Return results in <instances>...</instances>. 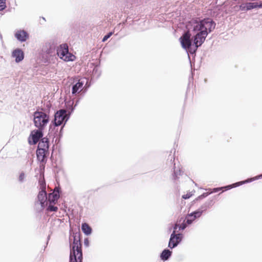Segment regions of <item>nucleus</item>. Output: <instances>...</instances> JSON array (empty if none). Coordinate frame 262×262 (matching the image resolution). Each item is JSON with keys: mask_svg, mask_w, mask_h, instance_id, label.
Segmentation results:
<instances>
[{"mask_svg": "<svg viewBox=\"0 0 262 262\" xmlns=\"http://www.w3.org/2000/svg\"><path fill=\"white\" fill-rule=\"evenodd\" d=\"M191 23L193 26L192 31L194 33H196L193 38L194 49L192 50L191 47V34L189 31L185 32L180 39L182 47L188 50L190 53L193 54L195 52L197 48L204 42L208 33L215 28V24L210 18H206L200 21L194 20L191 21Z\"/></svg>", "mask_w": 262, "mask_h": 262, "instance_id": "f257e3e1", "label": "nucleus"}, {"mask_svg": "<svg viewBox=\"0 0 262 262\" xmlns=\"http://www.w3.org/2000/svg\"><path fill=\"white\" fill-rule=\"evenodd\" d=\"M73 237V242L71 244L69 262H82V244L80 237L75 235Z\"/></svg>", "mask_w": 262, "mask_h": 262, "instance_id": "f03ea898", "label": "nucleus"}, {"mask_svg": "<svg viewBox=\"0 0 262 262\" xmlns=\"http://www.w3.org/2000/svg\"><path fill=\"white\" fill-rule=\"evenodd\" d=\"M35 126L40 129H44L49 122V115L43 112L37 111L34 113Z\"/></svg>", "mask_w": 262, "mask_h": 262, "instance_id": "7ed1b4c3", "label": "nucleus"}, {"mask_svg": "<svg viewBox=\"0 0 262 262\" xmlns=\"http://www.w3.org/2000/svg\"><path fill=\"white\" fill-rule=\"evenodd\" d=\"M58 56L64 61H74L75 56L69 52L68 46L67 44L61 45L57 50Z\"/></svg>", "mask_w": 262, "mask_h": 262, "instance_id": "20e7f679", "label": "nucleus"}, {"mask_svg": "<svg viewBox=\"0 0 262 262\" xmlns=\"http://www.w3.org/2000/svg\"><path fill=\"white\" fill-rule=\"evenodd\" d=\"M179 225L176 224L174 227V230L172 233L171 234L168 246L170 248H173L177 246L178 244L181 242L182 238V235L181 234H176V230Z\"/></svg>", "mask_w": 262, "mask_h": 262, "instance_id": "39448f33", "label": "nucleus"}, {"mask_svg": "<svg viewBox=\"0 0 262 262\" xmlns=\"http://www.w3.org/2000/svg\"><path fill=\"white\" fill-rule=\"evenodd\" d=\"M42 130L38 129L37 130H34L31 132L30 136L29 138V142L31 144H35L42 137Z\"/></svg>", "mask_w": 262, "mask_h": 262, "instance_id": "423d86ee", "label": "nucleus"}, {"mask_svg": "<svg viewBox=\"0 0 262 262\" xmlns=\"http://www.w3.org/2000/svg\"><path fill=\"white\" fill-rule=\"evenodd\" d=\"M64 110H60L57 111L55 114L54 125L55 126L60 125L65 119L67 114Z\"/></svg>", "mask_w": 262, "mask_h": 262, "instance_id": "0eeeda50", "label": "nucleus"}, {"mask_svg": "<svg viewBox=\"0 0 262 262\" xmlns=\"http://www.w3.org/2000/svg\"><path fill=\"white\" fill-rule=\"evenodd\" d=\"M43 187V189H42L41 191L39 192L38 195V200L40 203L42 207H45V203L47 202V192L45 190L46 188Z\"/></svg>", "mask_w": 262, "mask_h": 262, "instance_id": "6e6552de", "label": "nucleus"}, {"mask_svg": "<svg viewBox=\"0 0 262 262\" xmlns=\"http://www.w3.org/2000/svg\"><path fill=\"white\" fill-rule=\"evenodd\" d=\"M202 211H194L192 213L188 214L186 216V223L188 224H190L192 222L195 220L196 218L199 217L202 214Z\"/></svg>", "mask_w": 262, "mask_h": 262, "instance_id": "1a4fd4ad", "label": "nucleus"}, {"mask_svg": "<svg viewBox=\"0 0 262 262\" xmlns=\"http://www.w3.org/2000/svg\"><path fill=\"white\" fill-rule=\"evenodd\" d=\"M13 57L15 58V61L19 62L21 61L24 58V52L19 49L15 50L12 52Z\"/></svg>", "mask_w": 262, "mask_h": 262, "instance_id": "9d476101", "label": "nucleus"}, {"mask_svg": "<svg viewBox=\"0 0 262 262\" xmlns=\"http://www.w3.org/2000/svg\"><path fill=\"white\" fill-rule=\"evenodd\" d=\"M49 139L47 138H43L39 141L37 149L49 151Z\"/></svg>", "mask_w": 262, "mask_h": 262, "instance_id": "9b49d317", "label": "nucleus"}, {"mask_svg": "<svg viewBox=\"0 0 262 262\" xmlns=\"http://www.w3.org/2000/svg\"><path fill=\"white\" fill-rule=\"evenodd\" d=\"M59 198V191L54 190L52 193H50L48 196V201L50 204H55L57 202Z\"/></svg>", "mask_w": 262, "mask_h": 262, "instance_id": "f8f14e48", "label": "nucleus"}, {"mask_svg": "<svg viewBox=\"0 0 262 262\" xmlns=\"http://www.w3.org/2000/svg\"><path fill=\"white\" fill-rule=\"evenodd\" d=\"M15 37L21 41H25L28 38V33L24 30H18L15 34Z\"/></svg>", "mask_w": 262, "mask_h": 262, "instance_id": "ddd939ff", "label": "nucleus"}, {"mask_svg": "<svg viewBox=\"0 0 262 262\" xmlns=\"http://www.w3.org/2000/svg\"><path fill=\"white\" fill-rule=\"evenodd\" d=\"M47 153H48V151L37 149L36 150V155L38 160L43 163L46 158V154Z\"/></svg>", "mask_w": 262, "mask_h": 262, "instance_id": "4468645a", "label": "nucleus"}, {"mask_svg": "<svg viewBox=\"0 0 262 262\" xmlns=\"http://www.w3.org/2000/svg\"><path fill=\"white\" fill-rule=\"evenodd\" d=\"M256 7L254 3H247L241 4L239 7V10L243 11H246L253 9Z\"/></svg>", "mask_w": 262, "mask_h": 262, "instance_id": "2eb2a0df", "label": "nucleus"}, {"mask_svg": "<svg viewBox=\"0 0 262 262\" xmlns=\"http://www.w3.org/2000/svg\"><path fill=\"white\" fill-rule=\"evenodd\" d=\"M244 183V182H241L235 183L233 185H228V186H225L224 187L215 188L213 189L212 192H216L219 191V190H221L223 189H225V190L230 189L234 187H236L237 186H239L240 184H243Z\"/></svg>", "mask_w": 262, "mask_h": 262, "instance_id": "dca6fc26", "label": "nucleus"}, {"mask_svg": "<svg viewBox=\"0 0 262 262\" xmlns=\"http://www.w3.org/2000/svg\"><path fill=\"white\" fill-rule=\"evenodd\" d=\"M81 229L86 235H89L91 233L92 228L86 223H83L82 224Z\"/></svg>", "mask_w": 262, "mask_h": 262, "instance_id": "f3484780", "label": "nucleus"}, {"mask_svg": "<svg viewBox=\"0 0 262 262\" xmlns=\"http://www.w3.org/2000/svg\"><path fill=\"white\" fill-rule=\"evenodd\" d=\"M83 83L78 81L72 88V93L73 94H76L78 92L79 90L81 89L83 86Z\"/></svg>", "mask_w": 262, "mask_h": 262, "instance_id": "a211bd4d", "label": "nucleus"}, {"mask_svg": "<svg viewBox=\"0 0 262 262\" xmlns=\"http://www.w3.org/2000/svg\"><path fill=\"white\" fill-rule=\"evenodd\" d=\"M171 252L169 250H164L161 254V258L162 260H167L171 255Z\"/></svg>", "mask_w": 262, "mask_h": 262, "instance_id": "6ab92c4d", "label": "nucleus"}, {"mask_svg": "<svg viewBox=\"0 0 262 262\" xmlns=\"http://www.w3.org/2000/svg\"><path fill=\"white\" fill-rule=\"evenodd\" d=\"M48 210L50 211L56 212L58 210V207L56 206H54L53 205H52V204L50 203L48 208Z\"/></svg>", "mask_w": 262, "mask_h": 262, "instance_id": "aec40b11", "label": "nucleus"}, {"mask_svg": "<svg viewBox=\"0 0 262 262\" xmlns=\"http://www.w3.org/2000/svg\"><path fill=\"white\" fill-rule=\"evenodd\" d=\"M6 7V0H0V11L4 10Z\"/></svg>", "mask_w": 262, "mask_h": 262, "instance_id": "412c9836", "label": "nucleus"}, {"mask_svg": "<svg viewBox=\"0 0 262 262\" xmlns=\"http://www.w3.org/2000/svg\"><path fill=\"white\" fill-rule=\"evenodd\" d=\"M112 34H113L112 32H110L107 35L104 36L102 39V41L104 42L106 40H107V39L109 38L112 36Z\"/></svg>", "mask_w": 262, "mask_h": 262, "instance_id": "4be33fe9", "label": "nucleus"}, {"mask_svg": "<svg viewBox=\"0 0 262 262\" xmlns=\"http://www.w3.org/2000/svg\"><path fill=\"white\" fill-rule=\"evenodd\" d=\"M192 195V194L190 192L187 193L186 194H184L182 196V198L184 199H187L190 198Z\"/></svg>", "mask_w": 262, "mask_h": 262, "instance_id": "5701e85b", "label": "nucleus"}, {"mask_svg": "<svg viewBox=\"0 0 262 262\" xmlns=\"http://www.w3.org/2000/svg\"><path fill=\"white\" fill-rule=\"evenodd\" d=\"M25 179V174L24 173H21L19 176V181L20 182H22L23 181V180H24Z\"/></svg>", "mask_w": 262, "mask_h": 262, "instance_id": "b1692460", "label": "nucleus"}, {"mask_svg": "<svg viewBox=\"0 0 262 262\" xmlns=\"http://www.w3.org/2000/svg\"><path fill=\"white\" fill-rule=\"evenodd\" d=\"M186 227V225L184 223H183L179 226V229L184 230Z\"/></svg>", "mask_w": 262, "mask_h": 262, "instance_id": "393cba45", "label": "nucleus"}]
</instances>
